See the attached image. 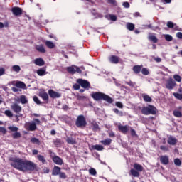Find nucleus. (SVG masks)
<instances>
[{
    "instance_id": "1",
    "label": "nucleus",
    "mask_w": 182,
    "mask_h": 182,
    "mask_svg": "<svg viewBox=\"0 0 182 182\" xmlns=\"http://www.w3.org/2000/svg\"><path fill=\"white\" fill-rule=\"evenodd\" d=\"M10 166L22 171V173H28V171H36L38 170V164L28 159H23L18 157H10L9 158Z\"/></svg>"
},
{
    "instance_id": "2",
    "label": "nucleus",
    "mask_w": 182,
    "mask_h": 182,
    "mask_svg": "<svg viewBox=\"0 0 182 182\" xmlns=\"http://www.w3.org/2000/svg\"><path fill=\"white\" fill-rule=\"evenodd\" d=\"M91 97L93 98L95 102H100L104 100V102H107V103H113V98L110 97V96L100 92H92L90 95Z\"/></svg>"
},
{
    "instance_id": "3",
    "label": "nucleus",
    "mask_w": 182,
    "mask_h": 182,
    "mask_svg": "<svg viewBox=\"0 0 182 182\" xmlns=\"http://www.w3.org/2000/svg\"><path fill=\"white\" fill-rule=\"evenodd\" d=\"M142 114L145 116H149V114H156L157 113V108L156 107L149 105L147 107H143L141 109Z\"/></svg>"
},
{
    "instance_id": "4",
    "label": "nucleus",
    "mask_w": 182,
    "mask_h": 182,
    "mask_svg": "<svg viewBox=\"0 0 182 182\" xmlns=\"http://www.w3.org/2000/svg\"><path fill=\"white\" fill-rule=\"evenodd\" d=\"M75 126L78 127V129H85V127L87 126V122L84 115L81 114L77 116L75 120Z\"/></svg>"
},
{
    "instance_id": "5",
    "label": "nucleus",
    "mask_w": 182,
    "mask_h": 182,
    "mask_svg": "<svg viewBox=\"0 0 182 182\" xmlns=\"http://www.w3.org/2000/svg\"><path fill=\"white\" fill-rule=\"evenodd\" d=\"M37 124H41V120H39V119L34 118L31 122L28 123V130H30V132H35L37 129Z\"/></svg>"
},
{
    "instance_id": "6",
    "label": "nucleus",
    "mask_w": 182,
    "mask_h": 182,
    "mask_svg": "<svg viewBox=\"0 0 182 182\" xmlns=\"http://www.w3.org/2000/svg\"><path fill=\"white\" fill-rule=\"evenodd\" d=\"M67 72L70 75H75L76 73H82V70L76 65H71L67 68Z\"/></svg>"
},
{
    "instance_id": "7",
    "label": "nucleus",
    "mask_w": 182,
    "mask_h": 182,
    "mask_svg": "<svg viewBox=\"0 0 182 182\" xmlns=\"http://www.w3.org/2000/svg\"><path fill=\"white\" fill-rule=\"evenodd\" d=\"M165 86L166 89H168V90H173V89L177 86V83L174 80H173V78H170L166 81Z\"/></svg>"
},
{
    "instance_id": "8",
    "label": "nucleus",
    "mask_w": 182,
    "mask_h": 182,
    "mask_svg": "<svg viewBox=\"0 0 182 182\" xmlns=\"http://www.w3.org/2000/svg\"><path fill=\"white\" fill-rule=\"evenodd\" d=\"M77 83H78L79 85L81 86V87H83L84 89H87V87H90V82L86 80L83 79H77Z\"/></svg>"
},
{
    "instance_id": "9",
    "label": "nucleus",
    "mask_w": 182,
    "mask_h": 182,
    "mask_svg": "<svg viewBox=\"0 0 182 182\" xmlns=\"http://www.w3.org/2000/svg\"><path fill=\"white\" fill-rule=\"evenodd\" d=\"M11 12L14 16H21L23 14V10L21 7L14 6L11 9Z\"/></svg>"
},
{
    "instance_id": "10",
    "label": "nucleus",
    "mask_w": 182,
    "mask_h": 182,
    "mask_svg": "<svg viewBox=\"0 0 182 182\" xmlns=\"http://www.w3.org/2000/svg\"><path fill=\"white\" fill-rule=\"evenodd\" d=\"M11 109L14 112V113H16V114H19V113L22 112V107L17 103H14L11 106Z\"/></svg>"
},
{
    "instance_id": "11",
    "label": "nucleus",
    "mask_w": 182,
    "mask_h": 182,
    "mask_svg": "<svg viewBox=\"0 0 182 182\" xmlns=\"http://www.w3.org/2000/svg\"><path fill=\"white\" fill-rule=\"evenodd\" d=\"M109 62L114 65H117L120 62V58L117 55H111L108 58Z\"/></svg>"
},
{
    "instance_id": "12",
    "label": "nucleus",
    "mask_w": 182,
    "mask_h": 182,
    "mask_svg": "<svg viewBox=\"0 0 182 182\" xmlns=\"http://www.w3.org/2000/svg\"><path fill=\"white\" fill-rule=\"evenodd\" d=\"M48 95H49L50 97H52L53 99H57L62 96V95H60V93L55 92L53 90H49Z\"/></svg>"
},
{
    "instance_id": "13",
    "label": "nucleus",
    "mask_w": 182,
    "mask_h": 182,
    "mask_svg": "<svg viewBox=\"0 0 182 182\" xmlns=\"http://www.w3.org/2000/svg\"><path fill=\"white\" fill-rule=\"evenodd\" d=\"M129 129L130 127L129 125H118L119 132H121V133H123V134H126Z\"/></svg>"
},
{
    "instance_id": "14",
    "label": "nucleus",
    "mask_w": 182,
    "mask_h": 182,
    "mask_svg": "<svg viewBox=\"0 0 182 182\" xmlns=\"http://www.w3.org/2000/svg\"><path fill=\"white\" fill-rule=\"evenodd\" d=\"M39 96L47 103L49 102V95H48V92H45L44 90L40 91Z\"/></svg>"
},
{
    "instance_id": "15",
    "label": "nucleus",
    "mask_w": 182,
    "mask_h": 182,
    "mask_svg": "<svg viewBox=\"0 0 182 182\" xmlns=\"http://www.w3.org/2000/svg\"><path fill=\"white\" fill-rule=\"evenodd\" d=\"M159 160L164 166H167V164L170 163V159H168V156L167 155L161 156Z\"/></svg>"
},
{
    "instance_id": "16",
    "label": "nucleus",
    "mask_w": 182,
    "mask_h": 182,
    "mask_svg": "<svg viewBox=\"0 0 182 182\" xmlns=\"http://www.w3.org/2000/svg\"><path fill=\"white\" fill-rule=\"evenodd\" d=\"M52 160L53 163L58 166H62V164H63V159H62V158L59 157L58 156L53 157Z\"/></svg>"
},
{
    "instance_id": "17",
    "label": "nucleus",
    "mask_w": 182,
    "mask_h": 182,
    "mask_svg": "<svg viewBox=\"0 0 182 182\" xmlns=\"http://www.w3.org/2000/svg\"><path fill=\"white\" fill-rule=\"evenodd\" d=\"M178 141L177 140V139H176L175 137H173L172 136H170L167 140V143L168 144H170V146H176Z\"/></svg>"
},
{
    "instance_id": "18",
    "label": "nucleus",
    "mask_w": 182,
    "mask_h": 182,
    "mask_svg": "<svg viewBox=\"0 0 182 182\" xmlns=\"http://www.w3.org/2000/svg\"><path fill=\"white\" fill-rule=\"evenodd\" d=\"M60 167L55 166L52 170V176H59L60 174Z\"/></svg>"
},
{
    "instance_id": "19",
    "label": "nucleus",
    "mask_w": 182,
    "mask_h": 182,
    "mask_svg": "<svg viewBox=\"0 0 182 182\" xmlns=\"http://www.w3.org/2000/svg\"><path fill=\"white\" fill-rule=\"evenodd\" d=\"M130 176H132V177H140V172L139 171H136L135 168H132L129 171Z\"/></svg>"
},
{
    "instance_id": "20",
    "label": "nucleus",
    "mask_w": 182,
    "mask_h": 182,
    "mask_svg": "<svg viewBox=\"0 0 182 182\" xmlns=\"http://www.w3.org/2000/svg\"><path fill=\"white\" fill-rule=\"evenodd\" d=\"M148 39L151 42H153V43H157V42H159V39L157 38V37H156V36L153 35L152 33H150L149 35Z\"/></svg>"
},
{
    "instance_id": "21",
    "label": "nucleus",
    "mask_w": 182,
    "mask_h": 182,
    "mask_svg": "<svg viewBox=\"0 0 182 182\" xmlns=\"http://www.w3.org/2000/svg\"><path fill=\"white\" fill-rule=\"evenodd\" d=\"M36 73L38 75V76H45V75H47L48 73H46V68H43L37 70Z\"/></svg>"
},
{
    "instance_id": "22",
    "label": "nucleus",
    "mask_w": 182,
    "mask_h": 182,
    "mask_svg": "<svg viewBox=\"0 0 182 182\" xmlns=\"http://www.w3.org/2000/svg\"><path fill=\"white\" fill-rule=\"evenodd\" d=\"M34 63L37 66H43V65H45V61L42 58H37L34 60Z\"/></svg>"
},
{
    "instance_id": "23",
    "label": "nucleus",
    "mask_w": 182,
    "mask_h": 182,
    "mask_svg": "<svg viewBox=\"0 0 182 182\" xmlns=\"http://www.w3.org/2000/svg\"><path fill=\"white\" fill-rule=\"evenodd\" d=\"M134 168L139 173H141V171H143V170H144L143 166H141L137 163H135L134 164Z\"/></svg>"
},
{
    "instance_id": "24",
    "label": "nucleus",
    "mask_w": 182,
    "mask_h": 182,
    "mask_svg": "<svg viewBox=\"0 0 182 182\" xmlns=\"http://www.w3.org/2000/svg\"><path fill=\"white\" fill-rule=\"evenodd\" d=\"M100 144H103V146H110L112 144V139L107 138L105 140L100 141Z\"/></svg>"
},
{
    "instance_id": "25",
    "label": "nucleus",
    "mask_w": 182,
    "mask_h": 182,
    "mask_svg": "<svg viewBox=\"0 0 182 182\" xmlns=\"http://www.w3.org/2000/svg\"><path fill=\"white\" fill-rule=\"evenodd\" d=\"M134 73L136 75H139L140 72H141V65H134L132 68Z\"/></svg>"
},
{
    "instance_id": "26",
    "label": "nucleus",
    "mask_w": 182,
    "mask_h": 182,
    "mask_svg": "<svg viewBox=\"0 0 182 182\" xmlns=\"http://www.w3.org/2000/svg\"><path fill=\"white\" fill-rule=\"evenodd\" d=\"M16 87H18L19 89H26V85L22 81H18L16 83Z\"/></svg>"
},
{
    "instance_id": "27",
    "label": "nucleus",
    "mask_w": 182,
    "mask_h": 182,
    "mask_svg": "<svg viewBox=\"0 0 182 182\" xmlns=\"http://www.w3.org/2000/svg\"><path fill=\"white\" fill-rule=\"evenodd\" d=\"M92 150H97V151H102L105 148L102 145L96 144L91 146Z\"/></svg>"
},
{
    "instance_id": "28",
    "label": "nucleus",
    "mask_w": 182,
    "mask_h": 182,
    "mask_svg": "<svg viewBox=\"0 0 182 182\" xmlns=\"http://www.w3.org/2000/svg\"><path fill=\"white\" fill-rule=\"evenodd\" d=\"M36 50H38V52H40L41 53H46V50L45 49V47H43V45L36 46Z\"/></svg>"
},
{
    "instance_id": "29",
    "label": "nucleus",
    "mask_w": 182,
    "mask_h": 182,
    "mask_svg": "<svg viewBox=\"0 0 182 182\" xmlns=\"http://www.w3.org/2000/svg\"><path fill=\"white\" fill-rule=\"evenodd\" d=\"M46 46L48 48V49H54L55 45L52 41H47L45 42Z\"/></svg>"
},
{
    "instance_id": "30",
    "label": "nucleus",
    "mask_w": 182,
    "mask_h": 182,
    "mask_svg": "<svg viewBox=\"0 0 182 182\" xmlns=\"http://www.w3.org/2000/svg\"><path fill=\"white\" fill-rule=\"evenodd\" d=\"M37 159L38 160V161H41L43 164H46V159H45V156H43V155H37Z\"/></svg>"
},
{
    "instance_id": "31",
    "label": "nucleus",
    "mask_w": 182,
    "mask_h": 182,
    "mask_svg": "<svg viewBox=\"0 0 182 182\" xmlns=\"http://www.w3.org/2000/svg\"><path fill=\"white\" fill-rule=\"evenodd\" d=\"M142 97H143L144 102H153V99L149 95H142Z\"/></svg>"
},
{
    "instance_id": "32",
    "label": "nucleus",
    "mask_w": 182,
    "mask_h": 182,
    "mask_svg": "<svg viewBox=\"0 0 182 182\" xmlns=\"http://www.w3.org/2000/svg\"><path fill=\"white\" fill-rule=\"evenodd\" d=\"M20 102L22 105H26V103H28V99L26 98V96H20Z\"/></svg>"
},
{
    "instance_id": "33",
    "label": "nucleus",
    "mask_w": 182,
    "mask_h": 182,
    "mask_svg": "<svg viewBox=\"0 0 182 182\" xmlns=\"http://www.w3.org/2000/svg\"><path fill=\"white\" fill-rule=\"evenodd\" d=\"M66 142L68 144H76V139H74L72 137H67Z\"/></svg>"
},
{
    "instance_id": "34",
    "label": "nucleus",
    "mask_w": 182,
    "mask_h": 182,
    "mask_svg": "<svg viewBox=\"0 0 182 182\" xmlns=\"http://www.w3.org/2000/svg\"><path fill=\"white\" fill-rule=\"evenodd\" d=\"M53 144L55 147H60V146H62V141L59 139H56L53 141Z\"/></svg>"
},
{
    "instance_id": "35",
    "label": "nucleus",
    "mask_w": 182,
    "mask_h": 182,
    "mask_svg": "<svg viewBox=\"0 0 182 182\" xmlns=\"http://www.w3.org/2000/svg\"><path fill=\"white\" fill-rule=\"evenodd\" d=\"M173 96H174V97L178 100L182 101V93L180 94L178 92H173Z\"/></svg>"
},
{
    "instance_id": "36",
    "label": "nucleus",
    "mask_w": 182,
    "mask_h": 182,
    "mask_svg": "<svg viewBox=\"0 0 182 182\" xmlns=\"http://www.w3.org/2000/svg\"><path fill=\"white\" fill-rule=\"evenodd\" d=\"M134 24L132 23H127V29H128V31H134Z\"/></svg>"
},
{
    "instance_id": "37",
    "label": "nucleus",
    "mask_w": 182,
    "mask_h": 182,
    "mask_svg": "<svg viewBox=\"0 0 182 182\" xmlns=\"http://www.w3.org/2000/svg\"><path fill=\"white\" fill-rule=\"evenodd\" d=\"M173 114L175 117H182V113L178 110H174Z\"/></svg>"
},
{
    "instance_id": "38",
    "label": "nucleus",
    "mask_w": 182,
    "mask_h": 182,
    "mask_svg": "<svg viewBox=\"0 0 182 182\" xmlns=\"http://www.w3.org/2000/svg\"><path fill=\"white\" fill-rule=\"evenodd\" d=\"M141 73L142 75H144V76H147L148 75H150V71H149V70L146 68H143L141 69Z\"/></svg>"
},
{
    "instance_id": "39",
    "label": "nucleus",
    "mask_w": 182,
    "mask_h": 182,
    "mask_svg": "<svg viewBox=\"0 0 182 182\" xmlns=\"http://www.w3.org/2000/svg\"><path fill=\"white\" fill-rule=\"evenodd\" d=\"M175 166H178V167H180L181 166V160L180 159L176 158L173 161Z\"/></svg>"
},
{
    "instance_id": "40",
    "label": "nucleus",
    "mask_w": 182,
    "mask_h": 182,
    "mask_svg": "<svg viewBox=\"0 0 182 182\" xmlns=\"http://www.w3.org/2000/svg\"><path fill=\"white\" fill-rule=\"evenodd\" d=\"M12 70H14V72L19 73V72H21V67L19 65H14L12 67Z\"/></svg>"
},
{
    "instance_id": "41",
    "label": "nucleus",
    "mask_w": 182,
    "mask_h": 182,
    "mask_svg": "<svg viewBox=\"0 0 182 182\" xmlns=\"http://www.w3.org/2000/svg\"><path fill=\"white\" fill-rule=\"evenodd\" d=\"M99 124L97 122L92 123V130L93 132H97L99 130Z\"/></svg>"
},
{
    "instance_id": "42",
    "label": "nucleus",
    "mask_w": 182,
    "mask_h": 182,
    "mask_svg": "<svg viewBox=\"0 0 182 182\" xmlns=\"http://www.w3.org/2000/svg\"><path fill=\"white\" fill-rule=\"evenodd\" d=\"M31 143H33L34 144H41V141H39V139L38 138H32L31 139Z\"/></svg>"
},
{
    "instance_id": "43",
    "label": "nucleus",
    "mask_w": 182,
    "mask_h": 182,
    "mask_svg": "<svg viewBox=\"0 0 182 182\" xmlns=\"http://www.w3.org/2000/svg\"><path fill=\"white\" fill-rule=\"evenodd\" d=\"M12 137L13 139H19V137H21V132H18V131H16L12 134Z\"/></svg>"
},
{
    "instance_id": "44",
    "label": "nucleus",
    "mask_w": 182,
    "mask_h": 182,
    "mask_svg": "<svg viewBox=\"0 0 182 182\" xmlns=\"http://www.w3.org/2000/svg\"><path fill=\"white\" fill-rule=\"evenodd\" d=\"M125 85H128L130 87H135L136 82H133L132 81H126Z\"/></svg>"
},
{
    "instance_id": "45",
    "label": "nucleus",
    "mask_w": 182,
    "mask_h": 182,
    "mask_svg": "<svg viewBox=\"0 0 182 182\" xmlns=\"http://www.w3.org/2000/svg\"><path fill=\"white\" fill-rule=\"evenodd\" d=\"M4 114L7 116V117H12L14 116V114L12 112H11V110H6L4 112Z\"/></svg>"
},
{
    "instance_id": "46",
    "label": "nucleus",
    "mask_w": 182,
    "mask_h": 182,
    "mask_svg": "<svg viewBox=\"0 0 182 182\" xmlns=\"http://www.w3.org/2000/svg\"><path fill=\"white\" fill-rule=\"evenodd\" d=\"M113 112L116 114H119V116H123V112L119 110L117 108H114L113 109Z\"/></svg>"
},
{
    "instance_id": "47",
    "label": "nucleus",
    "mask_w": 182,
    "mask_h": 182,
    "mask_svg": "<svg viewBox=\"0 0 182 182\" xmlns=\"http://www.w3.org/2000/svg\"><path fill=\"white\" fill-rule=\"evenodd\" d=\"M89 173L91 176H96L97 173L96 172V169L91 168L89 169Z\"/></svg>"
},
{
    "instance_id": "48",
    "label": "nucleus",
    "mask_w": 182,
    "mask_h": 182,
    "mask_svg": "<svg viewBox=\"0 0 182 182\" xmlns=\"http://www.w3.org/2000/svg\"><path fill=\"white\" fill-rule=\"evenodd\" d=\"M60 178H63V180H65L67 178L66 173L65 172H60L58 174Z\"/></svg>"
},
{
    "instance_id": "49",
    "label": "nucleus",
    "mask_w": 182,
    "mask_h": 182,
    "mask_svg": "<svg viewBox=\"0 0 182 182\" xmlns=\"http://www.w3.org/2000/svg\"><path fill=\"white\" fill-rule=\"evenodd\" d=\"M165 39L167 42H171V41H173V36H171V35L166 34L165 35Z\"/></svg>"
},
{
    "instance_id": "50",
    "label": "nucleus",
    "mask_w": 182,
    "mask_h": 182,
    "mask_svg": "<svg viewBox=\"0 0 182 182\" xmlns=\"http://www.w3.org/2000/svg\"><path fill=\"white\" fill-rule=\"evenodd\" d=\"M33 99V102H35L36 105H42V102H41V100H39V98H38V97L34 96Z\"/></svg>"
},
{
    "instance_id": "51",
    "label": "nucleus",
    "mask_w": 182,
    "mask_h": 182,
    "mask_svg": "<svg viewBox=\"0 0 182 182\" xmlns=\"http://www.w3.org/2000/svg\"><path fill=\"white\" fill-rule=\"evenodd\" d=\"M174 23L171 22V21H168L166 23V26L170 28V29H173L174 28Z\"/></svg>"
},
{
    "instance_id": "52",
    "label": "nucleus",
    "mask_w": 182,
    "mask_h": 182,
    "mask_svg": "<svg viewBox=\"0 0 182 182\" xmlns=\"http://www.w3.org/2000/svg\"><path fill=\"white\" fill-rule=\"evenodd\" d=\"M173 79H175L176 82H181V77L179 75H175L173 76Z\"/></svg>"
},
{
    "instance_id": "53",
    "label": "nucleus",
    "mask_w": 182,
    "mask_h": 182,
    "mask_svg": "<svg viewBox=\"0 0 182 182\" xmlns=\"http://www.w3.org/2000/svg\"><path fill=\"white\" fill-rule=\"evenodd\" d=\"M77 100H82L83 102H85V100H86V97L83 96V95H77Z\"/></svg>"
},
{
    "instance_id": "54",
    "label": "nucleus",
    "mask_w": 182,
    "mask_h": 182,
    "mask_svg": "<svg viewBox=\"0 0 182 182\" xmlns=\"http://www.w3.org/2000/svg\"><path fill=\"white\" fill-rule=\"evenodd\" d=\"M9 130H11V132H18V130H19V129L16 127H9Z\"/></svg>"
},
{
    "instance_id": "55",
    "label": "nucleus",
    "mask_w": 182,
    "mask_h": 182,
    "mask_svg": "<svg viewBox=\"0 0 182 182\" xmlns=\"http://www.w3.org/2000/svg\"><path fill=\"white\" fill-rule=\"evenodd\" d=\"M6 128L4 127H0V133H2L3 134H6Z\"/></svg>"
},
{
    "instance_id": "56",
    "label": "nucleus",
    "mask_w": 182,
    "mask_h": 182,
    "mask_svg": "<svg viewBox=\"0 0 182 182\" xmlns=\"http://www.w3.org/2000/svg\"><path fill=\"white\" fill-rule=\"evenodd\" d=\"M115 105L119 109H123V104L121 102H117Z\"/></svg>"
},
{
    "instance_id": "57",
    "label": "nucleus",
    "mask_w": 182,
    "mask_h": 182,
    "mask_svg": "<svg viewBox=\"0 0 182 182\" xmlns=\"http://www.w3.org/2000/svg\"><path fill=\"white\" fill-rule=\"evenodd\" d=\"M48 153H49V154H50V156L52 160H53V157L57 156L55 155V152L52 151V150H49V151H48Z\"/></svg>"
},
{
    "instance_id": "58",
    "label": "nucleus",
    "mask_w": 182,
    "mask_h": 182,
    "mask_svg": "<svg viewBox=\"0 0 182 182\" xmlns=\"http://www.w3.org/2000/svg\"><path fill=\"white\" fill-rule=\"evenodd\" d=\"M160 149L162 150V151H168V147L166 146H161Z\"/></svg>"
},
{
    "instance_id": "59",
    "label": "nucleus",
    "mask_w": 182,
    "mask_h": 182,
    "mask_svg": "<svg viewBox=\"0 0 182 182\" xmlns=\"http://www.w3.org/2000/svg\"><path fill=\"white\" fill-rule=\"evenodd\" d=\"M73 89H75V90H79V89H80V85L79 84H74Z\"/></svg>"
},
{
    "instance_id": "60",
    "label": "nucleus",
    "mask_w": 182,
    "mask_h": 182,
    "mask_svg": "<svg viewBox=\"0 0 182 182\" xmlns=\"http://www.w3.org/2000/svg\"><path fill=\"white\" fill-rule=\"evenodd\" d=\"M108 4H111V5L116 6L117 2L116 0H107Z\"/></svg>"
},
{
    "instance_id": "61",
    "label": "nucleus",
    "mask_w": 182,
    "mask_h": 182,
    "mask_svg": "<svg viewBox=\"0 0 182 182\" xmlns=\"http://www.w3.org/2000/svg\"><path fill=\"white\" fill-rule=\"evenodd\" d=\"M110 19H111V21H114H114H117V17L115 15H111Z\"/></svg>"
},
{
    "instance_id": "62",
    "label": "nucleus",
    "mask_w": 182,
    "mask_h": 182,
    "mask_svg": "<svg viewBox=\"0 0 182 182\" xmlns=\"http://www.w3.org/2000/svg\"><path fill=\"white\" fill-rule=\"evenodd\" d=\"M131 135L133 136H137V134L136 133V130L131 129Z\"/></svg>"
},
{
    "instance_id": "63",
    "label": "nucleus",
    "mask_w": 182,
    "mask_h": 182,
    "mask_svg": "<svg viewBox=\"0 0 182 182\" xmlns=\"http://www.w3.org/2000/svg\"><path fill=\"white\" fill-rule=\"evenodd\" d=\"M2 75H5V70L4 68H0V76H2Z\"/></svg>"
},
{
    "instance_id": "64",
    "label": "nucleus",
    "mask_w": 182,
    "mask_h": 182,
    "mask_svg": "<svg viewBox=\"0 0 182 182\" xmlns=\"http://www.w3.org/2000/svg\"><path fill=\"white\" fill-rule=\"evenodd\" d=\"M176 36L177 38H178L179 39H182V33L181 32H178L176 33Z\"/></svg>"
}]
</instances>
